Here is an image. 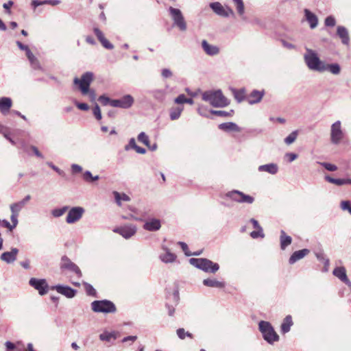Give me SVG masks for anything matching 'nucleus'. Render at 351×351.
<instances>
[{
    "label": "nucleus",
    "mask_w": 351,
    "mask_h": 351,
    "mask_svg": "<svg viewBox=\"0 0 351 351\" xmlns=\"http://www.w3.org/2000/svg\"><path fill=\"white\" fill-rule=\"evenodd\" d=\"M93 73L86 72L82 75L80 78L75 77L73 84L77 86L82 95H88L91 102H95L97 94L94 89L90 88V84L93 81Z\"/></svg>",
    "instance_id": "nucleus-1"
},
{
    "label": "nucleus",
    "mask_w": 351,
    "mask_h": 351,
    "mask_svg": "<svg viewBox=\"0 0 351 351\" xmlns=\"http://www.w3.org/2000/svg\"><path fill=\"white\" fill-rule=\"evenodd\" d=\"M202 98L215 108H223L229 105V100L223 95L221 90H208L202 93Z\"/></svg>",
    "instance_id": "nucleus-2"
},
{
    "label": "nucleus",
    "mask_w": 351,
    "mask_h": 351,
    "mask_svg": "<svg viewBox=\"0 0 351 351\" xmlns=\"http://www.w3.org/2000/svg\"><path fill=\"white\" fill-rule=\"evenodd\" d=\"M304 60L310 70L322 73L325 62L319 59L315 51L306 48V53L304 55Z\"/></svg>",
    "instance_id": "nucleus-3"
},
{
    "label": "nucleus",
    "mask_w": 351,
    "mask_h": 351,
    "mask_svg": "<svg viewBox=\"0 0 351 351\" xmlns=\"http://www.w3.org/2000/svg\"><path fill=\"white\" fill-rule=\"evenodd\" d=\"M258 328L263 335V339L268 343L273 344L279 340L278 335L269 322L261 321L258 324Z\"/></svg>",
    "instance_id": "nucleus-4"
},
{
    "label": "nucleus",
    "mask_w": 351,
    "mask_h": 351,
    "mask_svg": "<svg viewBox=\"0 0 351 351\" xmlns=\"http://www.w3.org/2000/svg\"><path fill=\"white\" fill-rule=\"evenodd\" d=\"M189 263L193 266L206 272L215 274L219 269V265L217 263H213L207 258H191L189 259Z\"/></svg>",
    "instance_id": "nucleus-5"
},
{
    "label": "nucleus",
    "mask_w": 351,
    "mask_h": 351,
    "mask_svg": "<svg viewBox=\"0 0 351 351\" xmlns=\"http://www.w3.org/2000/svg\"><path fill=\"white\" fill-rule=\"evenodd\" d=\"M92 310L97 313H111L117 311L113 302L110 300H95L91 303Z\"/></svg>",
    "instance_id": "nucleus-6"
},
{
    "label": "nucleus",
    "mask_w": 351,
    "mask_h": 351,
    "mask_svg": "<svg viewBox=\"0 0 351 351\" xmlns=\"http://www.w3.org/2000/svg\"><path fill=\"white\" fill-rule=\"evenodd\" d=\"M169 12L173 21V25L178 27L180 31L185 32L187 29V25L180 10L169 7Z\"/></svg>",
    "instance_id": "nucleus-7"
},
{
    "label": "nucleus",
    "mask_w": 351,
    "mask_h": 351,
    "mask_svg": "<svg viewBox=\"0 0 351 351\" xmlns=\"http://www.w3.org/2000/svg\"><path fill=\"white\" fill-rule=\"evenodd\" d=\"M343 137L344 133L341 128V122L337 121L330 127V141L332 144L338 145Z\"/></svg>",
    "instance_id": "nucleus-8"
},
{
    "label": "nucleus",
    "mask_w": 351,
    "mask_h": 351,
    "mask_svg": "<svg viewBox=\"0 0 351 351\" xmlns=\"http://www.w3.org/2000/svg\"><path fill=\"white\" fill-rule=\"evenodd\" d=\"M227 197L238 203H246L251 204L254 202V198L237 190L229 191L226 194Z\"/></svg>",
    "instance_id": "nucleus-9"
},
{
    "label": "nucleus",
    "mask_w": 351,
    "mask_h": 351,
    "mask_svg": "<svg viewBox=\"0 0 351 351\" xmlns=\"http://www.w3.org/2000/svg\"><path fill=\"white\" fill-rule=\"evenodd\" d=\"M210 8L213 10V12L221 16L228 17L232 16L234 17L235 14L232 8L230 7L224 8L219 2H213L210 3Z\"/></svg>",
    "instance_id": "nucleus-10"
},
{
    "label": "nucleus",
    "mask_w": 351,
    "mask_h": 351,
    "mask_svg": "<svg viewBox=\"0 0 351 351\" xmlns=\"http://www.w3.org/2000/svg\"><path fill=\"white\" fill-rule=\"evenodd\" d=\"M134 98L130 95H125L119 99H112L110 106L115 108L127 109L130 108L134 104Z\"/></svg>",
    "instance_id": "nucleus-11"
},
{
    "label": "nucleus",
    "mask_w": 351,
    "mask_h": 351,
    "mask_svg": "<svg viewBox=\"0 0 351 351\" xmlns=\"http://www.w3.org/2000/svg\"><path fill=\"white\" fill-rule=\"evenodd\" d=\"M84 211V209L80 206H75L71 208L69 210L68 215L66 218V223L69 224H72L77 222L82 218Z\"/></svg>",
    "instance_id": "nucleus-12"
},
{
    "label": "nucleus",
    "mask_w": 351,
    "mask_h": 351,
    "mask_svg": "<svg viewBox=\"0 0 351 351\" xmlns=\"http://www.w3.org/2000/svg\"><path fill=\"white\" fill-rule=\"evenodd\" d=\"M136 230L137 228L135 225L128 224L116 228L113 230V232L118 233L123 238L128 239L136 234Z\"/></svg>",
    "instance_id": "nucleus-13"
},
{
    "label": "nucleus",
    "mask_w": 351,
    "mask_h": 351,
    "mask_svg": "<svg viewBox=\"0 0 351 351\" xmlns=\"http://www.w3.org/2000/svg\"><path fill=\"white\" fill-rule=\"evenodd\" d=\"M60 269H67L69 271H73L75 273L78 277H81L82 276V271L79 267L73 263L66 256H62L61 258Z\"/></svg>",
    "instance_id": "nucleus-14"
},
{
    "label": "nucleus",
    "mask_w": 351,
    "mask_h": 351,
    "mask_svg": "<svg viewBox=\"0 0 351 351\" xmlns=\"http://www.w3.org/2000/svg\"><path fill=\"white\" fill-rule=\"evenodd\" d=\"M29 284L35 289L38 290L39 294L41 295H45L48 291L49 287L45 279L32 278L29 281Z\"/></svg>",
    "instance_id": "nucleus-15"
},
{
    "label": "nucleus",
    "mask_w": 351,
    "mask_h": 351,
    "mask_svg": "<svg viewBox=\"0 0 351 351\" xmlns=\"http://www.w3.org/2000/svg\"><path fill=\"white\" fill-rule=\"evenodd\" d=\"M163 252L159 255L160 260L165 263H172L175 262L177 256L175 254L172 253L170 250L165 246H162Z\"/></svg>",
    "instance_id": "nucleus-16"
},
{
    "label": "nucleus",
    "mask_w": 351,
    "mask_h": 351,
    "mask_svg": "<svg viewBox=\"0 0 351 351\" xmlns=\"http://www.w3.org/2000/svg\"><path fill=\"white\" fill-rule=\"evenodd\" d=\"M51 289L56 290L58 293L68 298H73L76 294V291L68 286L58 285L53 287Z\"/></svg>",
    "instance_id": "nucleus-17"
},
{
    "label": "nucleus",
    "mask_w": 351,
    "mask_h": 351,
    "mask_svg": "<svg viewBox=\"0 0 351 351\" xmlns=\"http://www.w3.org/2000/svg\"><path fill=\"white\" fill-rule=\"evenodd\" d=\"M202 47L208 56H214L220 52L219 48L217 45L209 44L206 40L202 41Z\"/></svg>",
    "instance_id": "nucleus-18"
},
{
    "label": "nucleus",
    "mask_w": 351,
    "mask_h": 351,
    "mask_svg": "<svg viewBox=\"0 0 351 351\" xmlns=\"http://www.w3.org/2000/svg\"><path fill=\"white\" fill-rule=\"evenodd\" d=\"M337 35L341 39V43L344 45H349L350 44V36L348 30L346 27L342 25L337 27Z\"/></svg>",
    "instance_id": "nucleus-19"
},
{
    "label": "nucleus",
    "mask_w": 351,
    "mask_h": 351,
    "mask_svg": "<svg viewBox=\"0 0 351 351\" xmlns=\"http://www.w3.org/2000/svg\"><path fill=\"white\" fill-rule=\"evenodd\" d=\"M19 253V250L17 248H12L10 252H5L1 255V260L5 262L6 263H12L16 259L17 254Z\"/></svg>",
    "instance_id": "nucleus-20"
},
{
    "label": "nucleus",
    "mask_w": 351,
    "mask_h": 351,
    "mask_svg": "<svg viewBox=\"0 0 351 351\" xmlns=\"http://www.w3.org/2000/svg\"><path fill=\"white\" fill-rule=\"evenodd\" d=\"M264 95V90H252L247 98L248 104L253 105L259 103L262 100Z\"/></svg>",
    "instance_id": "nucleus-21"
},
{
    "label": "nucleus",
    "mask_w": 351,
    "mask_h": 351,
    "mask_svg": "<svg viewBox=\"0 0 351 351\" xmlns=\"http://www.w3.org/2000/svg\"><path fill=\"white\" fill-rule=\"evenodd\" d=\"M333 274L351 288V282L347 277L346 271L344 267H336L333 270Z\"/></svg>",
    "instance_id": "nucleus-22"
},
{
    "label": "nucleus",
    "mask_w": 351,
    "mask_h": 351,
    "mask_svg": "<svg viewBox=\"0 0 351 351\" xmlns=\"http://www.w3.org/2000/svg\"><path fill=\"white\" fill-rule=\"evenodd\" d=\"M12 106L11 98L3 97L0 98V112L5 115L7 114Z\"/></svg>",
    "instance_id": "nucleus-23"
},
{
    "label": "nucleus",
    "mask_w": 351,
    "mask_h": 351,
    "mask_svg": "<svg viewBox=\"0 0 351 351\" xmlns=\"http://www.w3.org/2000/svg\"><path fill=\"white\" fill-rule=\"evenodd\" d=\"M310 252L308 249H303L294 252L289 259V263L291 265L294 264L298 261L303 258Z\"/></svg>",
    "instance_id": "nucleus-24"
},
{
    "label": "nucleus",
    "mask_w": 351,
    "mask_h": 351,
    "mask_svg": "<svg viewBox=\"0 0 351 351\" xmlns=\"http://www.w3.org/2000/svg\"><path fill=\"white\" fill-rule=\"evenodd\" d=\"M161 227L160 221L157 219H152L145 223L143 228L150 232L158 230Z\"/></svg>",
    "instance_id": "nucleus-25"
},
{
    "label": "nucleus",
    "mask_w": 351,
    "mask_h": 351,
    "mask_svg": "<svg viewBox=\"0 0 351 351\" xmlns=\"http://www.w3.org/2000/svg\"><path fill=\"white\" fill-rule=\"evenodd\" d=\"M305 19L311 29H315L318 25L317 16L308 9L304 10Z\"/></svg>",
    "instance_id": "nucleus-26"
},
{
    "label": "nucleus",
    "mask_w": 351,
    "mask_h": 351,
    "mask_svg": "<svg viewBox=\"0 0 351 351\" xmlns=\"http://www.w3.org/2000/svg\"><path fill=\"white\" fill-rule=\"evenodd\" d=\"M218 128L224 132H237L241 131V128L233 122L223 123L219 125Z\"/></svg>",
    "instance_id": "nucleus-27"
},
{
    "label": "nucleus",
    "mask_w": 351,
    "mask_h": 351,
    "mask_svg": "<svg viewBox=\"0 0 351 351\" xmlns=\"http://www.w3.org/2000/svg\"><path fill=\"white\" fill-rule=\"evenodd\" d=\"M261 172L265 171L271 175L276 174L278 171V167L275 163H269L266 165H260L258 168Z\"/></svg>",
    "instance_id": "nucleus-28"
},
{
    "label": "nucleus",
    "mask_w": 351,
    "mask_h": 351,
    "mask_svg": "<svg viewBox=\"0 0 351 351\" xmlns=\"http://www.w3.org/2000/svg\"><path fill=\"white\" fill-rule=\"evenodd\" d=\"M328 71L333 75H339L341 72V66L338 63L327 64L325 62L322 73Z\"/></svg>",
    "instance_id": "nucleus-29"
},
{
    "label": "nucleus",
    "mask_w": 351,
    "mask_h": 351,
    "mask_svg": "<svg viewBox=\"0 0 351 351\" xmlns=\"http://www.w3.org/2000/svg\"><path fill=\"white\" fill-rule=\"evenodd\" d=\"M325 180L330 183L336 184L337 186L349 184L350 182H351L350 178H333L329 176H325Z\"/></svg>",
    "instance_id": "nucleus-30"
},
{
    "label": "nucleus",
    "mask_w": 351,
    "mask_h": 351,
    "mask_svg": "<svg viewBox=\"0 0 351 351\" xmlns=\"http://www.w3.org/2000/svg\"><path fill=\"white\" fill-rule=\"evenodd\" d=\"M280 248L284 250L285 248L289 245L292 242V239L290 236L286 234L284 230L280 231Z\"/></svg>",
    "instance_id": "nucleus-31"
},
{
    "label": "nucleus",
    "mask_w": 351,
    "mask_h": 351,
    "mask_svg": "<svg viewBox=\"0 0 351 351\" xmlns=\"http://www.w3.org/2000/svg\"><path fill=\"white\" fill-rule=\"evenodd\" d=\"M203 284L204 285L209 287L223 288L225 287V283L223 282L218 281L216 279H204L203 280Z\"/></svg>",
    "instance_id": "nucleus-32"
},
{
    "label": "nucleus",
    "mask_w": 351,
    "mask_h": 351,
    "mask_svg": "<svg viewBox=\"0 0 351 351\" xmlns=\"http://www.w3.org/2000/svg\"><path fill=\"white\" fill-rule=\"evenodd\" d=\"M293 325L292 317L291 315H287L281 325V331L282 333H287L290 330L291 326Z\"/></svg>",
    "instance_id": "nucleus-33"
},
{
    "label": "nucleus",
    "mask_w": 351,
    "mask_h": 351,
    "mask_svg": "<svg viewBox=\"0 0 351 351\" xmlns=\"http://www.w3.org/2000/svg\"><path fill=\"white\" fill-rule=\"evenodd\" d=\"M113 195H114L116 203L119 206L121 205V201H124V202L130 201V197L125 193H120L117 191H114Z\"/></svg>",
    "instance_id": "nucleus-34"
},
{
    "label": "nucleus",
    "mask_w": 351,
    "mask_h": 351,
    "mask_svg": "<svg viewBox=\"0 0 351 351\" xmlns=\"http://www.w3.org/2000/svg\"><path fill=\"white\" fill-rule=\"evenodd\" d=\"M183 110L182 107L172 108L170 110V119L171 120H176L180 117L181 112Z\"/></svg>",
    "instance_id": "nucleus-35"
},
{
    "label": "nucleus",
    "mask_w": 351,
    "mask_h": 351,
    "mask_svg": "<svg viewBox=\"0 0 351 351\" xmlns=\"http://www.w3.org/2000/svg\"><path fill=\"white\" fill-rule=\"evenodd\" d=\"M153 97L159 100L160 101H162L165 97L166 92L165 90L162 89H156L152 92Z\"/></svg>",
    "instance_id": "nucleus-36"
},
{
    "label": "nucleus",
    "mask_w": 351,
    "mask_h": 351,
    "mask_svg": "<svg viewBox=\"0 0 351 351\" xmlns=\"http://www.w3.org/2000/svg\"><path fill=\"white\" fill-rule=\"evenodd\" d=\"M235 5L237 12L240 16H243L245 12L244 3L243 0H232Z\"/></svg>",
    "instance_id": "nucleus-37"
},
{
    "label": "nucleus",
    "mask_w": 351,
    "mask_h": 351,
    "mask_svg": "<svg viewBox=\"0 0 351 351\" xmlns=\"http://www.w3.org/2000/svg\"><path fill=\"white\" fill-rule=\"evenodd\" d=\"M69 209V207L65 206L60 208H56L51 211V214L54 217H60L62 216Z\"/></svg>",
    "instance_id": "nucleus-38"
},
{
    "label": "nucleus",
    "mask_w": 351,
    "mask_h": 351,
    "mask_svg": "<svg viewBox=\"0 0 351 351\" xmlns=\"http://www.w3.org/2000/svg\"><path fill=\"white\" fill-rule=\"evenodd\" d=\"M298 135L297 130L292 132L288 136H287L284 141L287 145H291L295 142Z\"/></svg>",
    "instance_id": "nucleus-39"
},
{
    "label": "nucleus",
    "mask_w": 351,
    "mask_h": 351,
    "mask_svg": "<svg viewBox=\"0 0 351 351\" xmlns=\"http://www.w3.org/2000/svg\"><path fill=\"white\" fill-rule=\"evenodd\" d=\"M233 93L235 99L239 102H241L245 98V90L244 89L241 90H233Z\"/></svg>",
    "instance_id": "nucleus-40"
},
{
    "label": "nucleus",
    "mask_w": 351,
    "mask_h": 351,
    "mask_svg": "<svg viewBox=\"0 0 351 351\" xmlns=\"http://www.w3.org/2000/svg\"><path fill=\"white\" fill-rule=\"evenodd\" d=\"M210 113L212 114L217 115L219 117H230L232 115L233 110H230V112H227L225 110H210Z\"/></svg>",
    "instance_id": "nucleus-41"
},
{
    "label": "nucleus",
    "mask_w": 351,
    "mask_h": 351,
    "mask_svg": "<svg viewBox=\"0 0 351 351\" xmlns=\"http://www.w3.org/2000/svg\"><path fill=\"white\" fill-rule=\"evenodd\" d=\"M84 180L86 182H93L99 180V176H93L92 173L89 171H86L83 175Z\"/></svg>",
    "instance_id": "nucleus-42"
},
{
    "label": "nucleus",
    "mask_w": 351,
    "mask_h": 351,
    "mask_svg": "<svg viewBox=\"0 0 351 351\" xmlns=\"http://www.w3.org/2000/svg\"><path fill=\"white\" fill-rule=\"evenodd\" d=\"M24 206L19 202H16L10 205V210L12 213L19 214Z\"/></svg>",
    "instance_id": "nucleus-43"
},
{
    "label": "nucleus",
    "mask_w": 351,
    "mask_h": 351,
    "mask_svg": "<svg viewBox=\"0 0 351 351\" xmlns=\"http://www.w3.org/2000/svg\"><path fill=\"white\" fill-rule=\"evenodd\" d=\"M138 141L141 142L146 146L149 147V137L145 132H142L138 134Z\"/></svg>",
    "instance_id": "nucleus-44"
},
{
    "label": "nucleus",
    "mask_w": 351,
    "mask_h": 351,
    "mask_svg": "<svg viewBox=\"0 0 351 351\" xmlns=\"http://www.w3.org/2000/svg\"><path fill=\"white\" fill-rule=\"evenodd\" d=\"M84 285L87 295L92 296L96 295V291L91 285L84 282Z\"/></svg>",
    "instance_id": "nucleus-45"
},
{
    "label": "nucleus",
    "mask_w": 351,
    "mask_h": 351,
    "mask_svg": "<svg viewBox=\"0 0 351 351\" xmlns=\"http://www.w3.org/2000/svg\"><path fill=\"white\" fill-rule=\"evenodd\" d=\"M324 24L326 27H334L336 25V19L332 15L328 16L325 19Z\"/></svg>",
    "instance_id": "nucleus-46"
},
{
    "label": "nucleus",
    "mask_w": 351,
    "mask_h": 351,
    "mask_svg": "<svg viewBox=\"0 0 351 351\" xmlns=\"http://www.w3.org/2000/svg\"><path fill=\"white\" fill-rule=\"evenodd\" d=\"M178 337L181 339H184L186 336L192 338V334L186 332L184 328H178L176 331Z\"/></svg>",
    "instance_id": "nucleus-47"
},
{
    "label": "nucleus",
    "mask_w": 351,
    "mask_h": 351,
    "mask_svg": "<svg viewBox=\"0 0 351 351\" xmlns=\"http://www.w3.org/2000/svg\"><path fill=\"white\" fill-rule=\"evenodd\" d=\"M322 167H324L326 169L329 171H335L337 170V167L335 165L328 163V162H319Z\"/></svg>",
    "instance_id": "nucleus-48"
},
{
    "label": "nucleus",
    "mask_w": 351,
    "mask_h": 351,
    "mask_svg": "<svg viewBox=\"0 0 351 351\" xmlns=\"http://www.w3.org/2000/svg\"><path fill=\"white\" fill-rule=\"evenodd\" d=\"M250 236H251L253 239H257V238H258V237L264 238L265 234H264V233H263V228H261V229H256V230H255V231H252V232L250 233Z\"/></svg>",
    "instance_id": "nucleus-49"
},
{
    "label": "nucleus",
    "mask_w": 351,
    "mask_h": 351,
    "mask_svg": "<svg viewBox=\"0 0 351 351\" xmlns=\"http://www.w3.org/2000/svg\"><path fill=\"white\" fill-rule=\"evenodd\" d=\"M93 113L95 117L97 120L101 119L102 117H101V110L97 104H95V105L93 109Z\"/></svg>",
    "instance_id": "nucleus-50"
},
{
    "label": "nucleus",
    "mask_w": 351,
    "mask_h": 351,
    "mask_svg": "<svg viewBox=\"0 0 351 351\" xmlns=\"http://www.w3.org/2000/svg\"><path fill=\"white\" fill-rule=\"evenodd\" d=\"M137 146L135 139L132 138L130 139L128 144L124 147V149L125 151H129L131 149H134L135 150Z\"/></svg>",
    "instance_id": "nucleus-51"
},
{
    "label": "nucleus",
    "mask_w": 351,
    "mask_h": 351,
    "mask_svg": "<svg viewBox=\"0 0 351 351\" xmlns=\"http://www.w3.org/2000/svg\"><path fill=\"white\" fill-rule=\"evenodd\" d=\"M178 244L179 245H180L182 250H183V252H184L186 256H192V253L191 252H189V247H188V245L186 243H185L184 242L179 241L178 243Z\"/></svg>",
    "instance_id": "nucleus-52"
},
{
    "label": "nucleus",
    "mask_w": 351,
    "mask_h": 351,
    "mask_svg": "<svg viewBox=\"0 0 351 351\" xmlns=\"http://www.w3.org/2000/svg\"><path fill=\"white\" fill-rule=\"evenodd\" d=\"M341 208L343 210H348L349 213L351 215V205L350 202L348 200L342 201L341 202Z\"/></svg>",
    "instance_id": "nucleus-53"
},
{
    "label": "nucleus",
    "mask_w": 351,
    "mask_h": 351,
    "mask_svg": "<svg viewBox=\"0 0 351 351\" xmlns=\"http://www.w3.org/2000/svg\"><path fill=\"white\" fill-rule=\"evenodd\" d=\"M18 216H19V214H16L14 213H12V214H11L10 219L12 221L11 227H12V230L14 228H16L18 224Z\"/></svg>",
    "instance_id": "nucleus-54"
},
{
    "label": "nucleus",
    "mask_w": 351,
    "mask_h": 351,
    "mask_svg": "<svg viewBox=\"0 0 351 351\" xmlns=\"http://www.w3.org/2000/svg\"><path fill=\"white\" fill-rule=\"evenodd\" d=\"M74 104L76 107L81 110L86 111L89 109L88 105L86 103H80L77 101H74Z\"/></svg>",
    "instance_id": "nucleus-55"
},
{
    "label": "nucleus",
    "mask_w": 351,
    "mask_h": 351,
    "mask_svg": "<svg viewBox=\"0 0 351 351\" xmlns=\"http://www.w3.org/2000/svg\"><path fill=\"white\" fill-rule=\"evenodd\" d=\"M100 43L103 45L104 47L108 49H112L114 48V46L112 44H111L106 38L102 39Z\"/></svg>",
    "instance_id": "nucleus-56"
},
{
    "label": "nucleus",
    "mask_w": 351,
    "mask_h": 351,
    "mask_svg": "<svg viewBox=\"0 0 351 351\" xmlns=\"http://www.w3.org/2000/svg\"><path fill=\"white\" fill-rule=\"evenodd\" d=\"M93 32L99 41L105 38L103 32L99 28L94 27Z\"/></svg>",
    "instance_id": "nucleus-57"
},
{
    "label": "nucleus",
    "mask_w": 351,
    "mask_h": 351,
    "mask_svg": "<svg viewBox=\"0 0 351 351\" xmlns=\"http://www.w3.org/2000/svg\"><path fill=\"white\" fill-rule=\"evenodd\" d=\"M112 337V335L108 332H104L99 335V339L101 341H109Z\"/></svg>",
    "instance_id": "nucleus-58"
},
{
    "label": "nucleus",
    "mask_w": 351,
    "mask_h": 351,
    "mask_svg": "<svg viewBox=\"0 0 351 351\" xmlns=\"http://www.w3.org/2000/svg\"><path fill=\"white\" fill-rule=\"evenodd\" d=\"M98 100L104 106L108 105V104H110L111 100L109 97H106L105 95H101L99 97Z\"/></svg>",
    "instance_id": "nucleus-59"
},
{
    "label": "nucleus",
    "mask_w": 351,
    "mask_h": 351,
    "mask_svg": "<svg viewBox=\"0 0 351 351\" xmlns=\"http://www.w3.org/2000/svg\"><path fill=\"white\" fill-rule=\"evenodd\" d=\"M5 346L6 348V351H14V350L16 349V346L14 345V343L9 341H5Z\"/></svg>",
    "instance_id": "nucleus-60"
},
{
    "label": "nucleus",
    "mask_w": 351,
    "mask_h": 351,
    "mask_svg": "<svg viewBox=\"0 0 351 351\" xmlns=\"http://www.w3.org/2000/svg\"><path fill=\"white\" fill-rule=\"evenodd\" d=\"M186 98L184 94L180 95L175 99V103L178 104H185Z\"/></svg>",
    "instance_id": "nucleus-61"
},
{
    "label": "nucleus",
    "mask_w": 351,
    "mask_h": 351,
    "mask_svg": "<svg viewBox=\"0 0 351 351\" xmlns=\"http://www.w3.org/2000/svg\"><path fill=\"white\" fill-rule=\"evenodd\" d=\"M197 112L202 117H209L208 114L206 113V108L203 106H199Z\"/></svg>",
    "instance_id": "nucleus-62"
},
{
    "label": "nucleus",
    "mask_w": 351,
    "mask_h": 351,
    "mask_svg": "<svg viewBox=\"0 0 351 351\" xmlns=\"http://www.w3.org/2000/svg\"><path fill=\"white\" fill-rule=\"evenodd\" d=\"M71 171L73 173H80L82 171V168L79 165L73 164L71 165Z\"/></svg>",
    "instance_id": "nucleus-63"
},
{
    "label": "nucleus",
    "mask_w": 351,
    "mask_h": 351,
    "mask_svg": "<svg viewBox=\"0 0 351 351\" xmlns=\"http://www.w3.org/2000/svg\"><path fill=\"white\" fill-rule=\"evenodd\" d=\"M162 76L165 78H169L172 76V72L169 69H163L162 70Z\"/></svg>",
    "instance_id": "nucleus-64"
}]
</instances>
